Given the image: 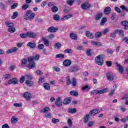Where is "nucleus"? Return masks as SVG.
<instances>
[{
    "instance_id": "obj_1",
    "label": "nucleus",
    "mask_w": 128,
    "mask_h": 128,
    "mask_svg": "<svg viewBox=\"0 0 128 128\" xmlns=\"http://www.w3.org/2000/svg\"><path fill=\"white\" fill-rule=\"evenodd\" d=\"M40 58V55L36 54V56H31L30 57H28V68H36V63L34 62V60H38Z\"/></svg>"
},
{
    "instance_id": "obj_2",
    "label": "nucleus",
    "mask_w": 128,
    "mask_h": 128,
    "mask_svg": "<svg viewBox=\"0 0 128 128\" xmlns=\"http://www.w3.org/2000/svg\"><path fill=\"white\" fill-rule=\"evenodd\" d=\"M104 54L99 55L96 58L95 61L98 66H102L104 64Z\"/></svg>"
},
{
    "instance_id": "obj_3",
    "label": "nucleus",
    "mask_w": 128,
    "mask_h": 128,
    "mask_svg": "<svg viewBox=\"0 0 128 128\" xmlns=\"http://www.w3.org/2000/svg\"><path fill=\"white\" fill-rule=\"evenodd\" d=\"M34 13H32L31 10H28L24 16V19L26 20H34Z\"/></svg>"
},
{
    "instance_id": "obj_4",
    "label": "nucleus",
    "mask_w": 128,
    "mask_h": 128,
    "mask_svg": "<svg viewBox=\"0 0 128 128\" xmlns=\"http://www.w3.org/2000/svg\"><path fill=\"white\" fill-rule=\"evenodd\" d=\"M108 92V88H105L101 90H94L91 92V94L93 95L94 94H104Z\"/></svg>"
},
{
    "instance_id": "obj_5",
    "label": "nucleus",
    "mask_w": 128,
    "mask_h": 128,
    "mask_svg": "<svg viewBox=\"0 0 128 128\" xmlns=\"http://www.w3.org/2000/svg\"><path fill=\"white\" fill-rule=\"evenodd\" d=\"M106 76L108 80H109V82H112V80H114V74H112V73L111 72H108L106 73Z\"/></svg>"
},
{
    "instance_id": "obj_6",
    "label": "nucleus",
    "mask_w": 128,
    "mask_h": 128,
    "mask_svg": "<svg viewBox=\"0 0 128 128\" xmlns=\"http://www.w3.org/2000/svg\"><path fill=\"white\" fill-rule=\"evenodd\" d=\"M90 6H92V5L88 2H85L81 5L82 10H88Z\"/></svg>"
},
{
    "instance_id": "obj_7",
    "label": "nucleus",
    "mask_w": 128,
    "mask_h": 128,
    "mask_svg": "<svg viewBox=\"0 0 128 128\" xmlns=\"http://www.w3.org/2000/svg\"><path fill=\"white\" fill-rule=\"evenodd\" d=\"M55 104L57 106H62V98L58 97L55 102Z\"/></svg>"
},
{
    "instance_id": "obj_8",
    "label": "nucleus",
    "mask_w": 128,
    "mask_h": 128,
    "mask_svg": "<svg viewBox=\"0 0 128 128\" xmlns=\"http://www.w3.org/2000/svg\"><path fill=\"white\" fill-rule=\"evenodd\" d=\"M23 96L24 98H26V100L30 102V98H32V94L29 92H26L24 94Z\"/></svg>"
},
{
    "instance_id": "obj_9",
    "label": "nucleus",
    "mask_w": 128,
    "mask_h": 128,
    "mask_svg": "<svg viewBox=\"0 0 128 128\" xmlns=\"http://www.w3.org/2000/svg\"><path fill=\"white\" fill-rule=\"evenodd\" d=\"M58 30V28H54V26H50L48 29V32H56Z\"/></svg>"
},
{
    "instance_id": "obj_10",
    "label": "nucleus",
    "mask_w": 128,
    "mask_h": 128,
    "mask_svg": "<svg viewBox=\"0 0 128 128\" xmlns=\"http://www.w3.org/2000/svg\"><path fill=\"white\" fill-rule=\"evenodd\" d=\"M18 82V78H13L11 80H10L8 81V84H17Z\"/></svg>"
},
{
    "instance_id": "obj_11",
    "label": "nucleus",
    "mask_w": 128,
    "mask_h": 128,
    "mask_svg": "<svg viewBox=\"0 0 128 128\" xmlns=\"http://www.w3.org/2000/svg\"><path fill=\"white\" fill-rule=\"evenodd\" d=\"M68 70L70 72H78V66H72L68 69Z\"/></svg>"
},
{
    "instance_id": "obj_12",
    "label": "nucleus",
    "mask_w": 128,
    "mask_h": 128,
    "mask_svg": "<svg viewBox=\"0 0 128 128\" xmlns=\"http://www.w3.org/2000/svg\"><path fill=\"white\" fill-rule=\"evenodd\" d=\"M18 48H12L10 49H9L6 51L7 54H12V52H18Z\"/></svg>"
},
{
    "instance_id": "obj_13",
    "label": "nucleus",
    "mask_w": 128,
    "mask_h": 128,
    "mask_svg": "<svg viewBox=\"0 0 128 128\" xmlns=\"http://www.w3.org/2000/svg\"><path fill=\"white\" fill-rule=\"evenodd\" d=\"M28 38H36V34L34 32H28Z\"/></svg>"
},
{
    "instance_id": "obj_14",
    "label": "nucleus",
    "mask_w": 128,
    "mask_h": 128,
    "mask_svg": "<svg viewBox=\"0 0 128 128\" xmlns=\"http://www.w3.org/2000/svg\"><path fill=\"white\" fill-rule=\"evenodd\" d=\"M63 64L64 66H70L72 64V60H66L63 62Z\"/></svg>"
},
{
    "instance_id": "obj_15",
    "label": "nucleus",
    "mask_w": 128,
    "mask_h": 128,
    "mask_svg": "<svg viewBox=\"0 0 128 128\" xmlns=\"http://www.w3.org/2000/svg\"><path fill=\"white\" fill-rule=\"evenodd\" d=\"M42 40L44 42V46H50V40H48L46 38L44 37H42Z\"/></svg>"
},
{
    "instance_id": "obj_16",
    "label": "nucleus",
    "mask_w": 128,
    "mask_h": 128,
    "mask_svg": "<svg viewBox=\"0 0 128 128\" xmlns=\"http://www.w3.org/2000/svg\"><path fill=\"white\" fill-rule=\"evenodd\" d=\"M27 46L30 48H35L36 46V44L32 42H29L28 43Z\"/></svg>"
},
{
    "instance_id": "obj_17",
    "label": "nucleus",
    "mask_w": 128,
    "mask_h": 128,
    "mask_svg": "<svg viewBox=\"0 0 128 128\" xmlns=\"http://www.w3.org/2000/svg\"><path fill=\"white\" fill-rule=\"evenodd\" d=\"M112 11V8H110V7L108 6L106 7L104 10V14H110V12Z\"/></svg>"
},
{
    "instance_id": "obj_18",
    "label": "nucleus",
    "mask_w": 128,
    "mask_h": 128,
    "mask_svg": "<svg viewBox=\"0 0 128 128\" xmlns=\"http://www.w3.org/2000/svg\"><path fill=\"white\" fill-rule=\"evenodd\" d=\"M86 36H87V38H91V40H92L94 38V36L90 31L86 32Z\"/></svg>"
},
{
    "instance_id": "obj_19",
    "label": "nucleus",
    "mask_w": 128,
    "mask_h": 128,
    "mask_svg": "<svg viewBox=\"0 0 128 128\" xmlns=\"http://www.w3.org/2000/svg\"><path fill=\"white\" fill-rule=\"evenodd\" d=\"M116 66L118 68V70L120 72L121 74H122L124 72V68H122V65L118 64V63L116 62Z\"/></svg>"
},
{
    "instance_id": "obj_20",
    "label": "nucleus",
    "mask_w": 128,
    "mask_h": 128,
    "mask_svg": "<svg viewBox=\"0 0 128 128\" xmlns=\"http://www.w3.org/2000/svg\"><path fill=\"white\" fill-rule=\"evenodd\" d=\"M43 88H44V90H50V86L48 83H44L43 84Z\"/></svg>"
},
{
    "instance_id": "obj_21",
    "label": "nucleus",
    "mask_w": 128,
    "mask_h": 128,
    "mask_svg": "<svg viewBox=\"0 0 128 128\" xmlns=\"http://www.w3.org/2000/svg\"><path fill=\"white\" fill-rule=\"evenodd\" d=\"M73 15L72 14H68L64 16L61 20L62 22H64V20H68V18H72Z\"/></svg>"
},
{
    "instance_id": "obj_22",
    "label": "nucleus",
    "mask_w": 128,
    "mask_h": 128,
    "mask_svg": "<svg viewBox=\"0 0 128 128\" xmlns=\"http://www.w3.org/2000/svg\"><path fill=\"white\" fill-rule=\"evenodd\" d=\"M5 26H6L8 28H12V26H14V24L10 22L6 21L5 22Z\"/></svg>"
},
{
    "instance_id": "obj_23",
    "label": "nucleus",
    "mask_w": 128,
    "mask_h": 128,
    "mask_svg": "<svg viewBox=\"0 0 128 128\" xmlns=\"http://www.w3.org/2000/svg\"><path fill=\"white\" fill-rule=\"evenodd\" d=\"M72 100H70V98H65L63 101L64 104H68Z\"/></svg>"
},
{
    "instance_id": "obj_24",
    "label": "nucleus",
    "mask_w": 128,
    "mask_h": 128,
    "mask_svg": "<svg viewBox=\"0 0 128 128\" xmlns=\"http://www.w3.org/2000/svg\"><path fill=\"white\" fill-rule=\"evenodd\" d=\"M122 26H124V30H128V22L126 20H125L124 22H122Z\"/></svg>"
},
{
    "instance_id": "obj_25",
    "label": "nucleus",
    "mask_w": 128,
    "mask_h": 128,
    "mask_svg": "<svg viewBox=\"0 0 128 128\" xmlns=\"http://www.w3.org/2000/svg\"><path fill=\"white\" fill-rule=\"evenodd\" d=\"M21 66H26V64H28V60L27 59L23 58L21 60Z\"/></svg>"
},
{
    "instance_id": "obj_26",
    "label": "nucleus",
    "mask_w": 128,
    "mask_h": 128,
    "mask_svg": "<svg viewBox=\"0 0 128 128\" xmlns=\"http://www.w3.org/2000/svg\"><path fill=\"white\" fill-rule=\"evenodd\" d=\"M48 110H50V108L48 107H46L40 110V112H41L42 114H46L48 112Z\"/></svg>"
},
{
    "instance_id": "obj_27",
    "label": "nucleus",
    "mask_w": 128,
    "mask_h": 128,
    "mask_svg": "<svg viewBox=\"0 0 128 128\" xmlns=\"http://www.w3.org/2000/svg\"><path fill=\"white\" fill-rule=\"evenodd\" d=\"M102 17V13H99L96 15L95 16V20H100V18Z\"/></svg>"
},
{
    "instance_id": "obj_28",
    "label": "nucleus",
    "mask_w": 128,
    "mask_h": 128,
    "mask_svg": "<svg viewBox=\"0 0 128 128\" xmlns=\"http://www.w3.org/2000/svg\"><path fill=\"white\" fill-rule=\"evenodd\" d=\"M25 84H26L28 86H34V82L30 80H26Z\"/></svg>"
},
{
    "instance_id": "obj_29",
    "label": "nucleus",
    "mask_w": 128,
    "mask_h": 128,
    "mask_svg": "<svg viewBox=\"0 0 128 128\" xmlns=\"http://www.w3.org/2000/svg\"><path fill=\"white\" fill-rule=\"evenodd\" d=\"M98 114V110L96 109L92 110L89 113L90 116H94V114Z\"/></svg>"
},
{
    "instance_id": "obj_30",
    "label": "nucleus",
    "mask_w": 128,
    "mask_h": 128,
    "mask_svg": "<svg viewBox=\"0 0 128 128\" xmlns=\"http://www.w3.org/2000/svg\"><path fill=\"white\" fill-rule=\"evenodd\" d=\"M70 94L71 96H78V92L76 90H71Z\"/></svg>"
},
{
    "instance_id": "obj_31",
    "label": "nucleus",
    "mask_w": 128,
    "mask_h": 128,
    "mask_svg": "<svg viewBox=\"0 0 128 128\" xmlns=\"http://www.w3.org/2000/svg\"><path fill=\"white\" fill-rule=\"evenodd\" d=\"M68 112L69 114H76V108H70L68 109Z\"/></svg>"
},
{
    "instance_id": "obj_32",
    "label": "nucleus",
    "mask_w": 128,
    "mask_h": 128,
    "mask_svg": "<svg viewBox=\"0 0 128 128\" xmlns=\"http://www.w3.org/2000/svg\"><path fill=\"white\" fill-rule=\"evenodd\" d=\"M70 38H72V40H78V36L76 34L72 32L70 34Z\"/></svg>"
},
{
    "instance_id": "obj_33",
    "label": "nucleus",
    "mask_w": 128,
    "mask_h": 128,
    "mask_svg": "<svg viewBox=\"0 0 128 128\" xmlns=\"http://www.w3.org/2000/svg\"><path fill=\"white\" fill-rule=\"evenodd\" d=\"M54 48H57L58 50H60V48H62V44L58 42L55 43L54 45Z\"/></svg>"
},
{
    "instance_id": "obj_34",
    "label": "nucleus",
    "mask_w": 128,
    "mask_h": 128,
    "mask_svg": "<svg viewBox=\"0 0 128 128\" xmlns=\"http://www.w3.org/2000/svg\"><path fill=\"white\" fill-rule=\"evenodd\" d=\"M122 100H125V102L124 104H126V106H128V96L126 95L124 96L122 98Z\"/></svg>"
},
{
    "instance_id": "obj_35",
    "label": "nucleus",
    "mask_w": 128,
    "mask_h": 128,
    "mask_svg": "<svg viewBox=\"0 0 128 128\" xmlns=\"http://www.w3.org/2000/svg\"><path fill=\"white\" fill-rule=\"evenodd\" d=\"M118 30H114L112 33L110 34V36L112 38H116V34H118Z\"/></svg>"
},
{
    "instance_id": "obj_36",
    "label": "nucleus",
    "mask_w": 128,
    "mask_h": 128,
    "mask_svg": "<svg viewBox=\"0 0 128 128\" xmlns=\"http://www.w3.org/2000/svg\"><path fill=\"white\" fill-rule=\"evenodd\" d=\"M20 36L21 38H28V33L20 34Z\"/></svg>"
},
{
    "instance_id": "obj_37",
    "label": "nucleus",
    "mask_w": 128,
    "mask_h": 128,
    "mask_svg": "<svg viewBox=\"0 0 128 128\" xmlns=\"http://www.w3.org/2000/svg\"><path fill=\"white\" fill-rule=\"evenodd\" d=\"M56 58H64V54H59L56 56Z\"/></svg>"
},
{
    "instance_id": "obj_38",
    "label": "nucleus",
    "mask_w": 128,
    "mask_h": 128,
    "mask_svg": "<svg viewBox=\"0 0 128 128\" xmlns=\"http://www.w3.org/2000/svg\"><path fill=\"white\" fill-rule=\"evenodd\" d=\"M18 12H15L13 13V16H11V18L12 20H14V18H18Z\"/></svg>"
},
{
    "instance_id": "obj_39",
    "label": "nucleus",
    "mask_w": 128,
    "mask_h": 128,
    "mask_svg": "<svg viewBox=\"0 0 128 128\" xmlns=\"http://www.w3.org/2000/svg\"><path fill=\"white\" fill-rule=\"evenodd\" d=\"M88 120H90V114H88L86 115V116L84 117V122H85V124L88 123Z\"/></svg>"
},
{
    "instance_id": "obj_40",
    "label": "nucleus",
    "mask_w": 128,
    "mask_h": 128,
    "mask_svg": "<svg viewBox=\"0 0 128 128\" xmlns=\"http://www.w3.org/2000/svg\"><path fill=\"white\" fill-rule=\"evenodd\" d=\"M74 2H76V0H68L66 1L67 4H68L69 6H72L74 4Z\"/></svg>"
},
{
    "instance_id": "obj_41",
    "label": "nucleus",
    "mask_w": 128,
    "mask_h": 128,
    "mask_svg": "<svg viewBox=\"0 0 128 128\" xmlns=\"http://www.w3.org/2000/svg\"><path fill=\"white\" fill-rule=\"evenodd\" d=\"M73 52L72 50L70 48H67L64 50V52H65V54H72Z\"/></svg>"
},
{
    "instance_id": "obj_42",
    "label": "nucleus",
    "mask_w": 128,
    "mask_h": 128,
    "mask_svg": "<svg viewBox=\"0 0 128 128\" xmlns=\"http://www.w3.org/2000/svg\"><path fill=\"white\" fill-rule=\"evenodd\" d=\"M118 34L120 36L124 38V31L122 30H118Z\"/></svg>"
},
{
    "instance_id": "obj_43",
    "label": "nucleus",
    "mask_w": 128,
    "mask_h": 128,
    "mask_svg": "<svg viewBox=\"0 0 128 128\" xmlns=\"http://www.w3.org/2000/svg\"><path fill=\"white\" fill-rule=\"evenodd\" d=\"M106 22V18H103L100 22V26H104Z\"/></svg>"
},
{
    "instance_id": "obj_44",
    "label": "nucleus",
    "mask_w": 128,
    "mask_h": 128,
    "mask_svg": "<svg viewBox=\"0 0 128 128\" xmlns=\"http://www.w3.org/2000/svg\"><path fill=\"white\" fill-rule=\"evenodd\" d=\"M58 10V8L56 6H53L52 8V12H56Z\"/></svg>"
},
{
    "instance_id": "obj_45",
    "label": "nucleus",
    "mask_w": 128,
    "mask_h": 128,
    "mask_svg": "<svg viewBox=\"0 0 128 128\" xmlns=\"http://www.w3.org/2000/svg\"><path fill=\"white\" fill-rule=\"evenodd\" d=\"M8 32H16V28H14V26L12 27H10L8 28Z\"/></svg>"
},
{
    "instance_id": "obj_46",
    "label": "nucleus",
    "mask_w": 128,
    "mask_h": 128,
    "mask_svg": "<svg viewBox=\"0 0 128 128\" xmlns=\"http://www.w3.org/2000/svg\"><path fill=\"white\" fill-rule=\"evenodd\" d=\"M120 8H122V10H124V12H128V8L125 6L122 5L120 6Z\"/></svg>"
},
{
    "instance_id": "obj_47",
    "label": "nucleus",
    "mask_w": 128,
    "mask_h": 128,
    "mask_svg": "<svg viewBox=\"0 0 128 128\" xmlns=\"http://www.w3.org/2000/svg\"><path fill=\"white\" fill-rule=\"evenodd\" d=\"M53 20H60V16L56 14L53 15Z\"/></svg>"
},
{
    "instance_id": "obj_48",
    "label": "nucleus",
    "mask_w": 128,
    "mask_h": 128,
    "mask_svg": "<svg viewBox=\"0 0 128 128\" xmlns=\"http://www.w3.org/2000/svg\"><path fill=\"white\" fill-rule=\"evenodd\" d=\"M72 84L73 86H76V80L74 78H72Z\"/></svg>"
},
{
    "instance_id": "obj_49",
    "label": "nucleus",
    "mask_w": 128,
    "mask_h": 128,
    "mask_svg": "<svg viewBox=\"0 0 128 128\" xmlns=\"http://www.w3.org/2000/svg\"><path fill=\"white\" fill-rule=\"evenodd\" d=\"M28 6H28V4H24L22 6V10H26L27 8H28Z\"/></svg>"
},
{
    "instance_id": "obj_50",
    "label": "nucleus",
    "mask_w": 128,
    "mask_h": 128,
    "mask_svg": "<svg viewBox=\"0 0 128 128\" xmlns=\"http://www.w3.org/2000/svg\"><path fill=\"white\" fill-rule=\"evenodd\" d=\"M68 124L69 126H70V128H72V119H68Z\"/></svg>"
},
{
    "instance_id": "obj_51",
    "label": "nucleus",
    "mask_w": 128,
    "mask_h": 128,
    "mask_svg": "<svg viewBox=\"0 0 128 128\" xmlns=\"http://www.w3.org/2000/svg\"><path fill=\"white\" fill-rule=\"evenodd\" d=\"M4 78V80H8L9 78H10V74H6L3 76Z\"/></svg>"
},
{
    "instance_id": "obj_52",
    "label": "nucleus",
    "mask_w": 128,
    "mask_h": 128,
    "mask_svg": "<svg viewBox=\"0 0 128 128\" xmlns=\"http://www.w3.org/2000/svg\"><path fill=\"white\" fill-rule=\"evenodd\" d=\"M11 122L12 124H16L18 122V118L12 117L11 119Z\"/></svg>"
},
{
    "instance_id": "obj_53",
    "label": "nucleus",
    "mask_w": 128,
    "mask_h": 128,
    "mask_svg": "<svg viewBox=\"0 0 128 128\" xmlns=\"http://www.w3.org/2000/svg\"><path fill=\"white\" fill-rule=\"evenodd\" d=\"M38 48L40 50H44V44H39L38 45Z\"/></svg>"
},
{
    "instance_id": "obj_54",
    "label": "nucleus",
    "mask_w": 128,
    "mask_h": 128,
    "mask_svg": "<svg viewBox=\"0 0 128 128\" xmlns=\"http://www.w3.org/2000/svg\"><path fill=\"white\" fill-rule=\"evenodd\" d=\"M92 52V50L90 48H88L86 50V54L88 56H92V54L90 52Z\"/></svg>"
},
{
    "instance_id": "obj_55",
    "label": "nucleus",
    "mask_w": 128,
    "mask_h": 128,
    "mask_svg": "<svg viewBox=\"0 0 128 128\" xmlns=\"http://www.w3.org/2000/svg\"><path fill=\"white\" fill-rule=\"evenodd\" d=\"M52 121L53 124H58V122H60V120L58 119L54 118L52 120Z\"/></svg>"
},
{
    "instance_id": "obj_56",
    "label": "nucleus",
    "mask_w": 128,
    "mask_h": 128,
    "mask_svg": "<svg viewBox=\"0 0 128 128\" xmlns=\"http://www.w3.org/2000/svg\"><path fill=\"white\" fill-rule=\"evenodd\" d=\"M96 38H100L102 36V32H96L95 34Z\"/></svg>"
},
{
    "instance_id": "obj_57",
    "label": "nucleus",
    "mask_w": 128,
    "mask_h": 128,
    "mask_svg": "<svg viewBox=\"0 0 128 128\" xmlns=\"http://www.w3.org/2000/svg\"><path fill=\"white\" fill-rule=\"evenodd\" d=\"M26 78L27 80H32V76L30 74H26L25 75Z\"/></svg>"
},
{
    "instance_id": "obj_58",
    "label": "nucleus",
    "mask_w": 128,
    "mask_h": 128,
    "mask_svg": "<svg viewBox=\"0 0 128 128\" xmlns=\"http://www.w3.org/2000/svg\"><path fill=\"white\" fill-rule=\"evenodd\" d=\"M0 8L2 10H6L4 4H2V2H0Z\"/></svg>"
},
{
    "instance_id": "obj_59",
    "label": "nucleus",
    "mask_w": 128,
    "mask_h": 128,
    "mask_svg": "<svg viewBox=\"0 0 128 128\" xmlns=\"http://www.w3.org/2000/svg\"><path fill=\"white\" fill-rule=\"evenodd\" d=\"M116 18V13H112V20H114Z\"/></svg>"
},
{
    "instance_id": "obj_60",
    "label": "nucleus",
    "mask_w": 128,
    "mask_h": 128,
    "mask_svg": "<svg viewBox=\"0 0 128 128\" xmlns=\"http://www.w3.org/2000/svg\"><path fill=\"white\" fill-rule=\"evenodd\" d=\"M106 64L107 66H108V67L110 66L112 64V61H106Z\"/></svg>"
},
{
    "instance_id": "obj_61",
    "label": "nucleus",
    "mask_w": 128,
    "mask_h": 128,
    "mask_svg": "<svg viewBox=\"0 0 128 128\" xmlns=\"http://www.w3.org/2000/svg\"><path fill=\"white\" fill-rule=\"evenodd\" d=\"M16 8H18V4L16 3L14 4L12 6H11V8L12 10H14Z\"/></svg>"
},
{
    "instance_id": "obj_62",
    "label": "nucleus",
    "mask_w": 128,
    "mask_h": 128,
    "mask_svg": "<svg viewBox=\"0 0 128 128\" xmlns=\"http://www.w3.org/2000/svg\"><path fill=\"white\" fill-rule=\"evenodd\" d=\"M114 10L118 12V14H120V9L118 7L115 6L114 7Z\"/></svg>"
},
{
    "instance_id": "obj_63",
    "label": "nucleus",
    "mask_w": 128,
    "mask_h": 128,
    "mask_svg": "<svg viewBox=\"0 0 128 128\" xmlns=\"http://www.w3.org/2000/svg\"><path fill=\"white\" fill-rule=\"evenodd\" d=\"M20 84H22L24 82V76H22L20 78Z\"/></svg>"
},
{
    "instance_id": "obj_64",
    "label": "nucleus",
    "mask_w": 128,
    "mask_h": 128,
    "mask_svg": "<svg viewBox=\"0 0 128 128\" xmlns=\"http://www.w3.org/2000/svg\"><path fill=\"white\" fill-rule=\"evenodd\" d=\"M2 128H10V126L7 124H6L2 126Z\"/></svg>"
}]
</instances>
